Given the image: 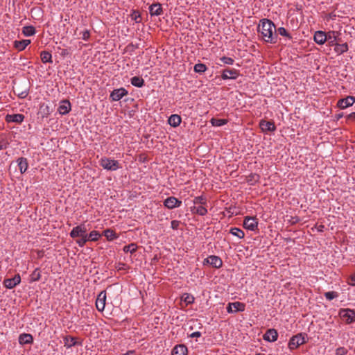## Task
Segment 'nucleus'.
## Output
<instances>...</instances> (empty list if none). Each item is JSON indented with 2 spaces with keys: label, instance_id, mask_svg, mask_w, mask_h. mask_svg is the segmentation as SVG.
I'll return each mask as SVG.
<instances>
[{
  "label": "nucleus",
  "instance_id": "nucleus-1",
  "mask_svg": "<svg viewBox=\"0 0 355 355\" xmlns=\"http://www.w3.org/2000/svg\"><path fill=\"white\" fill-rule=\"evenodd\" d=\"M257 31L265 42L275 44L277 42L276 27L270 19L266 18L261 19L259 22Z\"/></svg>",
  "mask_w": 355,
  "mask_h": 355
},
{
  "label": "nucleus",
  "instance_id": "nucleus-2",
  "mask_svg": "<svg viewBox=\"0 0 355 355\" xmlns=\"http://www.w3.org/2000/svg\"><path fill=\"white\" fill-rule=\"evenodd\" d=\"M306 337L307 334L305 333H299L292 336L289 340L288 347L291 351L298 348L300 346H301L302 345L304 344L306 342Z\"/></svg>",
  "mask_w": 355,
  "mask_h": 355
},
{
  "label": "nucleus",
  "instance_id": "nucleus-3",
  "mask_svg": "<svg viewBox=\"0 0 355 355\" xmlns=\"http://www.w3.org/2000/svg\"><path fill=\"white\" fill-rule=\"evenodd\" d=\"M100 165L107 171H116L121 168L117 160L112 159L106 157H102L99 161Z\"/></svg>",
  "mask_w": 355,
  "mask_h": 355
},
{
  "label": "nucleus",
  "instance_id": "nucleus-4",
  "mask_svg": "<svg viewBox=\"0 0 355 355\" xmlns=\"http://www.w3.org/2000/svg\"><path fill=\"white\" fill-rule=\"evenodd\" d=\"M340 318L347 324L355 322V311L350 309H340L338 312Z\"/></svg>",
  "mask_w": 355,
  "mask_h": 355
},
{
  "label": "nucleus",
  "instance_id": "nucleus-5",
  "mask_svg": "<svg viewBox=\"0 0 355 355\" xmlns=\"http://www.w3.org/2000/svg\"><path fill=\"white\" fill-rule=\"evenodd\" d=\"M203 265H209L214 268H220L223 265V261L218 256L210 255L204 259Z\"/></svg>",
  "mask_w": 355,
  "mask_h": 355
},
{
  "label": "nucleus",
  "instance_id": "nucleus-6",
  "mask_svg": "<svg viewBox=\"0 0 355 355\" xmlns=\"http://www.w3.org/2000/svg\"><path fill=\"white\" fill-rule=\"evenodd\" d=\"M87 232V227L85 223H82L78 226L74 227L71 231L69 235L71 238H78L86 235Z\"/></svg>",
  "mask_w": 355,
  "mask_h": 355
},
{
  "label": "nucleus",
  "instance_id": "nucleus-7",
  "mask_svg": "<svg viewBox=\"0 0 355 355\" xmlns=\"http://www.w3.org/2000/svg\"><path fill=\"white\" fill-rule=\"evenodd\" d=\"M240 75V72L239 70L236 69L226 68L221 73V78L223 80H235Z\"/></svg>",
  "mask_w": 355,
  "mask_h": 355
},
{
  "label": "nucleus",
  "instance_id": "nucleus-8",
  "mask_svg": "<svg viewBox=\"0 0 355 355\" xmlns=\"http://www.w3.org/2000/svg\"><path fill=\"white\" fill-rule=\"evenodd\" d=\"M21 283V276L16 274L12 278H6L3 280V284L8 289H12Z\"/></svg>",
  "mask_w": 355,
  "mask_h": 355
},
{
  "label": "nucleus",
  "instance_id": "nucleus-9",
  "mask_svg": "<svg viewBox=\"0 0 355 355\" xmlns=\"http://www.w3.org/2000/svg\"><path fill=\"white\" fill-rule=\"evenodd\" d=\"M258 227V221L256 217L245 216L243 220V227L250 230L254 231Z\"/></svg>",
  "mask_w": 355,
  "mask_h": 355
},
{
  "label": "nucleus",
  "instance_id": "nucleus-10",
  "mask_svg": "<svg viewBox=\"0 0 355 355\" xmlns=\"http://www.w3.org/2000/svg\"><path fill=\"white\" fill-rule=\"evenodd\" d=\"M182 203L181 200L173 196L166 198L163 202L164 206L168 209L180 207L182 205Z\"/></svg>",
  "mask_w": 355,
  "mask_h": 355
},
{
  "label": "nucleus",
  "instance_id": "nucleus-11",
  "mask_svg": "<svg viewBox=\"0 0 355 355\" xmlns=\"http://www.w3.org/2000/svg\"><path fill=\"white\" fill-rule=\"evenodd\" d=\"M245 304L240 302H230L227 307L228 313L242 312L245 311Z\"/></svg>",
  "mask_w": 355,
  "mask_h": 355
},
{
  "label": "nucleus",
  "instance_id": "nucleus-12",
  "mask_svg": "<svg viewBox=\"0 0 355 355\" xmlns=\"http://www.w3.org/2000/svg\"><path fill=\"white\" fill-rule=\"evenodd\" d=\"M355 103V97L353 96H348L346 98L338 100L337 106L340 109H345L352 106Z\"/></svg>",
  "mask_w": 355,
  "mask_h": 355
},
{
  "label": "nucleus",
  "instance_id": "nucleus-13",
  "mask_svg": "<svg viewBox=\"0 0 355 355\" xmlns=\"http://www.w3.org/2000/svg\"><path fill=\"white\" fill-rule=\"evenodd\" d=\"M106 301V292L105 291H101L97 297L96 301V307L98 311H103L105 306Z\"/></svg>",
  "mask_w": 355,
  "mask_h": 355
},
{
  "label": "nucleus",
  "instance_id": "nucleus-14",
  "mask_svg": "<svg viewBox=\"0 0 355 355\" xmlns=\"http://www.w3.org/2000/svg\"><path fill=\"white\" fill-rule=\"evenodd\" d=\"M127 94L128 91L125 88L121 87L119 89H114L110 94V98L114 101H118Z\"/></svg>",
  "mask_w": 355,
  "mask_h": 355
},
{
  "label": "nucleus",
  "instance_id": "nucleus-15",
  "mask_svg": "<svg viewBox=\"0 0 355 355\" xmlns=\"http://www.w3.org/2000/svg\"><path fill=\"white\" fill-rule=\"evenodd\" d=\"M278 338V332L275 329H268L263 335V339L268 342H275Z\"/></svg>",
  "mask_w": 355,
  "mask_h": 355
},
{
  "label": "nucleus",
  "instance_id": "nucleus-16",
  "mask_svg": "<svg viewBox=\"0 0 355 355\" xmlns=\"http://www.w3.org/2000/svg\"><path fill=\"white\" fill-rule=\"evenodd\" d=\"M24 115L22 114H7L6 116V121L8 123H15L17 124H21L24 120Z\"/></svg>",
  "mask_w": 355,
  "mask_h": 355
},
{
  "label": "nucleus",
  "instance_id": "nucleus-17",
  "mask_svg": "<svg viewBox=\"0 0 355 355\" xmlns=\"http://www.w3.org/2000/svg\"><path fill=\"white\" fill-rule=\"evenodd\" d=\"M338 33L329 31L327 33V42L329 46H334L338 42H341V39L338 37Z\"/></svg>",
  "mask_w": 355,
  "mask_h": 355
},
{
  "label": "nucleus",
  "instance_id": "nucleus-18",
  "mask_svg": "<svg viewBox=\"0 0 355 355\" xmlns=\"http://www.w3.org/2000/svg\"><path fill=\"white\" fill-rule=\"evenodd\" d=\"M259 126L263 132H274L276 130V126L273 121L261 120Z\"/></svg>",
  "mask_w": 355,
  "mask_h": 355
},
{
  "label": "nucleus",
  "instance_id": "nucleus-19",
  "mask_svg": "<svg viewBox=\"0 0 355 355\" xmlns=\"http://www.w3.org/2000/svg\"><path fill=\"white\" fill-rule=\"evenodd\" d=\"M71 109V105L69 101L62 100L60 102V105L58 108V112L60 114L64 115V114H68L70 112Z\"/></svg>",
  "mask_w": 355,
  "mask_h": 355
},
{
  "label": "nucleus",
  "instance_id": "nucleus-20",
  "mask_svg": "<svg viewBox=\"0 0 355 355\" xmlns=\"http://www.w3.org/2000/svg\"><path fill=\"white\" fill-rule=\"evenodd\" d=\"M148 9L151 16H160L163 14L162 6L159 3H153L149 6Z\"/></svg>",
  "mask_w": 355,
  "mask_h": 355
},
{
  "label": "nucleus",
  "instance_id": "nucleus-21",
  "mask_svg": "<svg viewBox=\"0 0 355 355\" xmlns=\"http://www.w3.org/2000/svg\"><path fill=\"white\" fill-rule=\"evenodd\" d=\"M63 341L64 346L67 348H70L73 346L76 345H82L81 342L76 341V338L75 337L71 336H66L63 338Z\"/></svg>",
  "mask_w": 355,
  "mask_h": 355
},
{
  "label": "nucleus",
  "instance_id": "nucleus-22",
  "mask_svg": "<svg viewBox=\"0 0 355 355\" xmlns=\"http://www.w3.org/2000/svg\"><path fill=\"white\" fill-rule=\"evenodd\" d=\"M313 39L318 44H323L327 42V33L322 31H318L315 33Z\"/></svg>",
  "mask_w": 355,
  "mask_h": 355
},
{
  "label": "nucleus",
  "instance_id": "nucleus-23",
  "mask_svg": "<svg viewBox=\"0 0 355 355\" xmlns=\"http://www.w3.org/2000/svg\"><path fill=\"white\" fill-rule=\"evenodd\" d=\"M19 343L20 345L32 344L33 343V337L30 334H21L19 336Z\"/></svg>",
  "mask_w": 355,
  "mask_h": 355
},
{
  "label": "nucleus",
  "instance_id": "nucleus-24",
  "mask_svg": "<svg viewBox=\"0 0 355 355\" xmlns=\"http://www.w3.org/2000/svg\"><path fill=\"white\" fill-rule=\"evenodd\" d=\"M17 163L21 174L24 173L28 167V159L26 157H21L17 159Z\"/></svg>",
  "mask_w": 355,
  "mask_h": 355
},
{
  "label": "nucleus",
  "instance_id": "nucleus-25",
  "mask_svg": "<svg viewBox=\"0 0 355 355\" xmlns=\"http://www.w3.org/2000/svg\"><path fill=\"white\" fill-rule=\"evenodd\" d=\"M31 44L30 40H22L14 41L13 46L19 51H21L26 49V47Z\"/></svg>",
  "mask_w": 355,
  "mask_h": 355
},
{
  "label": "nucleus",
  "instance_id": "nucleus-26",
  "mask_svg": "<svg viewBox=\"0 0 355 355\" xmlns=\"http://www.w3.org/2000/svg\"><path fill=\"white\" fill-rule=\"evenodd\" d=\"M187 347L184 345H178L172 350V355H187Z\"/></svg>",
  "mask_w": 355,
  "mask_h": 355
},
{
  "label": "nucleus",
  "instance_id": "nucleus-27",
  "mask_svg": "<svg viewBox=\"0 0 355 355\" xmlns=\"http://www.w3.org/2000/svg\"><path fill=\"white\" fill-rule=\"evenodd\" d=\"M182 121L181 117L178 114H172L168 118V122L172 127H178Z\"/></svg>",
  "mask_w": 355,
  "mask_h": 355
},
{
  "label": "nucleus",
  "instance_id": "nucleus-28",
  "mask_svg": "<svg viewBox=\"0 0 355 355\" xmlns=\"http://www.w3.org/2000/svg\"><path fill=\"white\" fill-rule=\"evenodd\" d=\"M349 50L348 44L345 43L339 44L338 42L334 46V51L338 54H343Z\"/></svg>",
  "mask_w": 355,
  "mask_h": 355
},
{
  "label": "nucleus",
  "instance_id": "nucleus-29",
  "mask_svg": "<svg viewBox=\"0 0 355 355\" xmlns=\"http://www.w3.org/2000/svg\"><path fill=\"white\" fill-rule=\"evenodd\" d=\"M14 93L16 94L19 98H25L28 94V89L27 87L24 89H20L17 86L14 89Z\"/></svg>",
  "mask_w": 355,
  "mask_h": 355
},
{
  "label": "nucleus",
  "instance_id": "nucleus-30",
  "mask_svg": "<svg viewBox=\"0 0 355 355\" xmlns=\"http://www.w3.org/2000/svg\"><path fill=\"white\" fill-rule=\"evenodd\" d=\"M131 84L137 87H142L144 84V80L139 76H134L130 79Z\"/></svg>",
  "mask_w": 355,
  "mask_h": 355
},
{
  "label": "nucleus",
  "instance_id": "nucleus-31",
  "mask_svg": "<svg viewBox=\"0 0 355 355\" xmlns=\"http://www.w3.org/2000/svg\"><path fill=\"white\" fill-rule=\"evenodd\" d=\"M41 60L43 63H52V55L49 51H42L40 54Z\"/></svg>",
  "mask_w": 355,
  "mask_h": 355
},
{
  "label": "nucleus",
  "instance_id": "nucleus-32",
  "mask_svg": "<svg viewBox=\"0 0 355 355\" xmlns=\"http://www.w3.org/2000/svg\"><path fill=\"white\" fill-rule=\"evenodd\" d=\"M103 235L108 241H113L114 239L118 238L116 233L111 229H107L104 230Z\"/></svg>",
  "mask_w": 355,
  "mask_h": 355
},
{
  "label": "nucleus",
  "instance_id": "nucleus-33",
  "mask_svg": "<svg viewBox=\"0 0 355 355\" xmlns=\"http://www.w3.org/2000/svg\"><path fill=\"white\" fill-rule=\"evenodd\" d=\"M35 28L33 26H26L22 28V33L26 37L32 36L35 34Z\"/></svg>",
  "mask_w": 355,
  "mask_h": 355
},
{
  "label": "nucleus",
  "instance_id": "nucleus-34",
  "mask_svg": "<svg viewBox=\"0 0 355 355\" xmlns=\"http://www.w3.org/2000/svg\"><path fill=\"white\" fill-rule=\"evenodd\" d=\"M191 211L202 216L207 214V209L203 205L192 207Z\"/></svg>",
  "mask_w": 355,
  "mask_h": 355
},
{
  "label": "nucleus",
  "instance_id": "nucleus-35",
  "mask_svg": "<svg viewBox=\"0 0 355 355\" xmlns=\"http://www.w3.org/2000/svg\"><path fill=\"white\" fill-rule=\"evenodd\" d=\"M230 233L231 234L238 237L240 239H243L244 236H245L244 232L242 230H241L240 228H238V227H232L230 230Z\"/></svg>",
  "mask_w": 355,
  "mask_h": 355
},
{
  "label": "nucleus",
  "instance_id": "nucleus-36",
  "mask_svg": "<svg viewBox=\"0 0 355 355\" xmlns=\"http://www.w3.org/2000/svg\"><path fill=\"white\" fill-rule=\"evenodd\" d=\"M210 123L213 126L220 127L223 125H225L227 123V120L224 119L212 118L210 120Z\"/></svg>",
  "mask_w": 355,
  "mask_h": 355
},
{
  "label": "nucleus",
  "instance_id": "nucleus-37",
  "mask_svg": "<svg viewBox=\"0 0 355 355\" xmlns=\"http://www.w3.org/2000/svg\"><path fill=\"white\" fill-rule=\"evenodd\" d=\"M137 245L135 243H131L128 245H125L123 250L125 253L130 252V254H133L137 251Z\"/></svg>",
  "mask_w": 355,
  "mask_h": 355
},
{
  "label": "nucleus",
  "instance_id": "nucleus-38",
  "mask_svg": "<svg viewBox=\"0 0 355 355\" xmlns=\"http://www.w3.org/2000/svg\"><path fill=\"white\" fill-rule=\"evenodd\" d=\"M88 241H96L101 237V234L98 231L93 230L89 234L86 233Z\"/></svg>",
  "mask_w": 355,
  "mask_h": 355
},
{
  "label": "nucleus",
  "instance_id": "nucleus-39",
  "mask_svg": "<svg viewBox=\"0 0 355 355\" xmlns=\"http://www.w3.org/2000/svg\"><path fill=\"white\" fill-rule=\"evenodd\" d=\"M40 278H41L40 271V269L37 268H35L34 270V271L30 275V282H37L40 279Z\"/></svg>",
  "mask_w": 355,
  "mask_h": 355
},
{
  "label": "nucleus",
  "instance_id": "nucleus-40",
  "mask_svg": "<svg viewBox=\"0 0 355 355\" xmlns=\"http://www.w3.org/2000/svg\"><path fill=\"white\" fill-rule=\"evenodd\" d=\"M276 34L287 37L288 40L292 39V36L288 33L287 30L284 27H279L276 28Z\"/></svg>",
  "mask_w": 355,
  "mask_h": 355
},
{
  "label": "nucleus",
  "instance_id": "nucleus-41",
  "mask_svg": "<svg viewBox=\"0 0 355 355\" xmlns=\"http://www.w3.org/2000/svg\"><path fill=\"white\" fill-rule=\"evenodd\" d=\"M207 69V66L203 63L196 64L193 67L194 71L198 73H204Z\"/></svg>",
  "mask_w": 355,
  "mask_h": 355
},
{
  "label": "nucleus",
  "instance_id": "nucleus-42",
  "mask_svg": "<svg viewBox=\"0 0 355 355\" xmlns=\"http://www.w3.org/2000/svg\"><path fill=\"white\" fill-rule=\"evenodd\" d=\"M259 175L256 173H251L247 178L248 182L251 185H254L256 182H257L259 181Z\"/></svg>",
  "mask_w": 355,
  "mask_h": 355
},
{
  "label": "nucleus",
  "instance_id": "nucleus-43",
  "mask_svg": "<svg viewBox=\"0 0 355 355\" xmlns=\"http://www.w3.org/2000/svg\"><path fill=\"white\" fill-rule=\"evenodd\" d=\"M193 204L205 205L207 204V199L203 196L195 197L193 200Z\"/></svg>",
  "mask_w": 355,
  "mask_h": 355
},
{
  "label": "nucleus",
  "instance_id": "nucleus-44",
  "mask_svg": "<svg viewBox=\"0 0 355 355\" xmlns=\"http://www.w3.org/2000/svg\"><path fill=\"white\" fill-rule=\"evenodd\" d=\"M182 300H183L187 304H191L194 302V297L191 295L185 293L182 297Z\"/></svg>",
  "mask_w": 355,
  "mask_h": 355
},
{
  "label": "nucleus",
  "instance_id": "nucleus-45",
  "mask_svg": "<svg viewBox=\"0 0 355 355\" xmlns=\"http://www.w3.org/2000/svg\"><path fill=\"white\" fill-rule=\"evenodd\" d=\"M324 295L327 300H332L334 298H336L338 296V294L336 291H329V292L324 293Z\"/></svg>",
  "mask_w": 355,
  "mask_h": 355
},
{
  "label": "nucleus",
  "instance_id": "nucleus-46",
  "mask_svg": "<svg viewBox=\"0 0 355 355\" xmlns=\"http://www.w3.org/2000/svg\"><path fill=\"white\" fill-rule=\"evenodd\" d=\"M140 12L137 10H133L131 14V19L134 20L136 23H139L140 22Z\"/></svg>",
  "mask_w": 355,
  "mask_h": 355
},
{
  "label": "nucleus",
  "instance_id": "nucleus-47",
  "mask_svg": "<svg viewBox=\"0 0 355 355\" xmlns=\"http://www.w3.org/2000/svg\"><path fill=\"white\" fill-rule=\"evenodd\" d=\"M220 60L223 62V64L228 65H232L234 62V60L233 58L226 56L220 58Z\"/></svg>",
  "mask_w": 355,
  "mask_h": 355
},
{
  "label": "nucleus",
  "instance_id": "nucleus-48",
  "mask_svg": "<svg viewBox=\"0 0 355 355\" xmlns=\"http://www.w3.org/2000/svg\"><path fill=\"white\" fill-rule=\"evenodd\" d=\"M79 239L76 240V243L80 246V247H83L85 243L89 241L86 235L84 236H82V237H78Z\"/></svg>",
  "mask_w": 355,
  "mask_h": 355
},
{
  "label": "nucleus",
  "instance_id": "nucleus-49",
  "mask_svg": "<svg viewBox=\"0 0 355 355\" xmlns=\"http://www.w3.org/2000/svg\"><path fill=\"white\" fill-rule=\"evenodd\" d=\"M347 350L343 347H338L336 350V355H347Z\"/></svg>",
  "mask_w": 355,
  "mask_h": 355
},
{
  "label": "nucleus",
  "instance_id": "nucleus-50",
  "mask_svg": "<svg viewBox=\"0 0 355 355\" xmlns=\"http://www.w3.org/2000/svg\"><path fill=\"white\" fill-rule=\"evenodd\" d=\"M82 39L85 41H88L90 37V32L88 30H85L81 33Z\"/></svg>",
  "mask_w": 355,
  "mask_h": 355
},
{
  "label": "nucleus",
  "instance_id": "nucleus-51",
  "mask_svg": "<svg viewBox=\"0 0 355 355\" xmlns=\"http://www.w3.org/2000/svg\"><path fill=\"white\" fill-rule=\"evenodd\" d=\"M180 224V221L173 220L171 222V227L174 230H177L179 228Z\"/></svg>",
  "mask_w": 355,
  "mask_h": 355
},
{
  "label": "nucleus",
  "instance_id": "nucleus-52",
  "mask_svg": "<svg viewBox=\"0 0 355 355\" xmlns=\"http://www.w3.org/2000/svg\"><path fill=\"white\" fill-rule=\"evenodd\" d=\"M348 284L355 286V272L350 275L347 281Z\"/></svg>",
  "mask_w": 355,
  "mask_h": 355
},
{
  "label": "nucleus",
  "instance_id": "nucleus-53",
  "mask_svg": "<svg viewBox=\"0 0 355 355\" xmlns=\"http://www.w3.org/2000/svg\"><path fill=\"white\" fill-rule=\"evenodd\" d=\"M200 336H201V333L200 331H195L189 335L190 338H198Z\"/></svg>",
  "mask_w": 355,
  "mask_h": 355
},
{
  "label": "nucleus",
  "instance_id": "nucleus-54",
  "mask_svg": "<svg viewBox=\"0 0 355 355\" xmlns=\"http://www.w3.org/2000/svg\"><path fill=\"white\" fill-rule=\"evenodd\" d=\"M347 118L348 120H355V112H352L351 114H348Z\"/></svg>",
  "mask_w": 355,
  "mask_h": 355
},
{
  "label": "nucleus",
  "instance_id": "nucleus-55",
  "mask_svg": "<svg viewBox=\"0 0 355 355\" xmlns=\"http://www.w3.org/2000/svg\"><path fill=\"white\" fill-rule=\"evenodd\" d=\"M43 112L46 116L49 114V110L48 105H46L45 107L43 108Z\"/></svg>",
  "mask_w": 355,
  "mask_h": 355
},
{
  "label": "nucleus",
  "instance_id": "nucleus-56",
  "mask_svg": "<svg viewBox=\"0 0 355 355\" xmlns=\"http://www.w3.org/2000/svg\"><path fill=\"white\" fill-rule=\"evenodd\" d=\"M344 116L343 113H338L335 115V119L338 121L340 119H341Z\"/></svg>",
  "mask_w": 355,
  "mask_h": 355
},
{
  "label": "nucleus",
  "instance_id": "nucleus-57",
  "mask_svg": "<svg viewBox=\"0 0 355 355\" xmlns=\"http://www.w3.org/2000/svg\"><path fill=\"white\" fill-rule=\"evenodd\" d=\"M135 352L134 351H128V352H126L125 354H123L122 355H135Z\"/></svg>",
  "mask_w": 355,
  "mask_h": 355
},
{
  "label": "nucleus",
  "instance_id": "nucleus-58",
  "mask_svg": "<svg viewBox=\"0 0 355 355\" xmlns=\"http://www.w3.org/2000/svg\"><path fill=\"white\" fill-rule=\"evenodd\" d=\"M66 54H67V50L66 49L62 50V55H66Z\"/></svg>",
  "mask_w": 355,
  "mask_h": 355
},
{
  "label": "nucleus",
  "instance_id": "nucleus-59",
  "mask_svg": "<svg viewBox=\"0 0 355 355\" xmlns=\"http://www.w3.org/2000/svg\"><path fill=\"white\" fill-rule=\"evenodd\" d=\"M256 355H265L263 354H257Z\"/></svg>",
  "mask_w": 355,
  "mask_h": 355
}]
</instances>
